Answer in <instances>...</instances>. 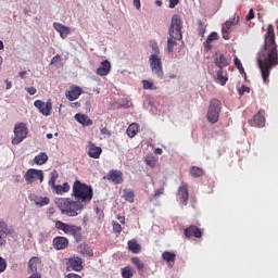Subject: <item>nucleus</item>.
Returning <instances> with one entry per match:
<instances>
[{
    "instance_id": "nucleus-1",
    "label": "nucleus",
    "mask_w": 278,
    "mask_h": 278,
    "mask_svg": "<svg viewBox=\"0 0 278 278\" xmlns=\"http://www.w3.org/2000/svg\"><path fill=\"white\" fill-rule=\"evenodd\" d=\"M257 64L264 84H270V72L278 66V50L275 41V27L269 24L264 38V49L257 55Z\"/></svg>"
},
{
    "instance_id": "nucleus-2",
    "label": "nucleus",
    "mask_w": 278,
    "mask_h": 278,
    "mask_svg": "<svg viewBox=\"0 0 278 278\" xmlns=\"http://www.w3.org/2000/svg\"><path fill=\"white\" fill-rule=\"evenodd\" d=\"M72 195L76 199V201H78L85 206L92 201L94 192L92 191L91 186H88L79 180H76L73 185Z\"/></svg>"
},
{
    "instance_id": "nucleus-3",
    "label": "nucleus",
    "mask_w": 278,
    "mask_h": 278,
    "mask_svg": "<svg viewBox=\"0 0 278 278\" xmlns=\"http://www.w3.org/2000/svg\"><path fill=\"white\" fill-rule=\"evenodd\" d=\"M182 38L181 18H179V15L175 14L172 17V23L169 26V38L167 39L168 53H173V51H175V47H177V40H181Z\"/></svg>"
},
{
    "instance_id": "nucleus-4",
    "label": "nucleus",
    "mask_w": 278,
    "mask_h": 278,
    "mask_svg": "<svg viewBox=\"0 0 278 278\" xmlns=\"http://www.w3.org/2000/svg\"><path fill=\"white\" fill-rule=\"evenodd\" d=\"M54 203L65 216H79L78 212L84 207L81 202L73 201L70 198H56Z\"/></svg>"
},
{
    "instance_id": "nucleus-5",
    "label": "nucleus",
    "mask_w": 278,
    "mask_h": 278,
    "mask_svg": "<svg viewBox=\"0 0 278 278\" xmlns=\"http://www.w3.org/2000/svg\"><path fill=\"white\" fill-rule=\"evenodd\" d=\"M55 229L59 231H63L66 236H73L76 242L81 241V226H76L73 224H66L62 220H56L54 225Z\"/></svg>"
},
{
    "instance_id": "nucleus-6",
    "label": "nucleus",
    "mask_w": 278,
    "mask_h": 278,
    "mask_svg": "<svg viewBox=\"0 0 278 278\" xmlns=\"http://www.w3.org/2000/svg\"><path fill=\"white\" fill-rule=\"evenodd\" d=\"M55 229L59 231H63L66 236H73L76 242L81 241V226H76L73 224H66L62 220H56L54 225Z\"/></svg>"
},
{
    "instance_id": "nucleus-7",
    "label": "nucleus",
    "mask_w": 278,
    "mask_h": 278,
    "mask_svg": "<svg viewBox=\"0 0 278 278\" xmlns=\"http://www.w3.org/2000/svg\"><path fill=\"white\" fill-rule=\"evenodd\" d=\"M223 110V104L218 99H212L210 101L208 111L206 114L208 123L212 125L218 123V117L220 116V111Z\"/></svg>"
},
{
    "instance_id": "nucleus-8",
    "label": "nucleus",
    "mask_w": 278,
    "mask_h": 278,
    "mask_svg": "<svg viewBox=\"0 0 278 278\" xmlns=\"http://www.w3.org/2000/svg\"><path fill=\"white\" fill-rule=\"evenodd\" d=\"M14 138L12 139V144H21L25 138H27V134H29V129L27 128V124L25 123H17L14 126Z\"/></svg>"
},
{
    "instance_id": "nucleus-9",
    "label": "nucleus",
    "mask_w": 278,
    "mask_h": 278,
    "mask_svg": "<svg viewBox=\"0 0 278 278\" xmlns=\"http://www.w3.org/2000/svg\"><path fill=\"white\" fill-rule=\"evenodd\" d=\"M24 179L27 186H31V184L36 181L42 184L45 181V172H42V169L29 168L24 174Z\"/></svg>"
},
{
    "instance_id": "nucleus-10",
    "label": "nucleus",
    "mask_w": 278,
    "mask_h": 278,
    "mask_svg": "<svg viewBox=\"0 0 278 278\" xmlns=\"http://www.w3.org/2000/svg\"><path fill=\"white\" fill-rule=\"evenodd\" d=\"M150 60V68L156 77L162 79L164 77V70L162 68V59L157 56V54H152L149 58Z\"/></svg>"
},
{
    "instance_id": "nucleus-11",
    "label": "nucleus",
    "mask_w": 278,
    "mask_h": 278,
    "mask_svg": "<svg viewBox=\"0 0 278 278\" xmlns=\"http://www.w3.org/2000/svg\"><path fill=\"white\" fill-rule=\"evenodd\" d=\"M34 105L43 116H51V112L53 111V103L51 100H48L46 103L42 100H36Z\"/></svg>"
},
{
    "instance_id": "nucleus-12",
    "label": "nucleus",
    "mask_w": 278,
    "mask_h": 278,
    "mask_svg": "<svg viewBox=\"0 0 278 278\" xmlns=\"http://www.w3.org/2000/svg\"><path fill=\"white\" fill-rule=\"evenodd\" d=\"M266 112L264 110H260L257 114L253 116L252 119L249 121L251 127H264L266 125Z\"/></svg>"
},
{
    "instance_id": "nucleus-13",
    "label": "nucleus",
    "mask_w": 278,
    "mask_h": 278,
    "mask_svg": "<svg viewBox=\"0 0 278 278\" xmlns=\"http://www.w3.org/2000/svg\"><path fill=\"white\" fill-rule=\"evenodd\" d=\"M52 247L55 251H64V249H68V239L62 236L54 237L52 240Z\"/></svg>"
},
{
    "instance_id": "nucleus-14",
    "label": "nucleus",
    "mask_w": 278,
    "mask_h": 278,
    "mask_svg": "<svg viewBox=\"0 0 278 278\" xmlns=\"http://www.w3.org/2000/svg\"><path fill=\"white\" fill-rule=\"evenodd\" d=\"M84 262L80 257L74 256L68 260L67 262V270H75L76 273H79L84 270Z\"/></svg>"
},
{
    "instance_id": "nucleus-15",
    "label": "nucleus",
    "mask_w": 278,
    "mask_h": 278,
    "mask_svg": "<svg viewBox=\"0 0 278 278\" xmlns=\"http://www.w3.org/2000/svg\"><path fill=\"white\" fill-rule=\"evenodd\" d=\"M104 179H108L109 181H113V184L119 185L123 184V172L118 169H111L108 175L104 177Z\"/></svg>"
},
{
    "instance_id": "nucleus-16",
    "label": "nucleus",
    "mask_w": 278,
    "mask_h": 278,
    "mask_svg": "<svg viewBox=\"0 0 278 278\" xmlns=\"http://www.w3.org/2000/svg\"><path fill=\"white\" fill-rule=\"evenodd\" d=\"M184 235L187 238H203V230H201V228H199L194 225H191V226L185 228Z\"/></svg>"
},
{
    "instance_id": "nucleus-17",
    "label": "nucleus",
    "mask_w": 278,
    "mask_h": 278,
    "mask_svg": "<svg viewBox=\"0 0 278 278\" xmlns=\"http://www.w3.org/2000/svg\"><path fill=\"white\" fill-rule=\"evenodd\" d=\"M83 92L84 90L81 89V87L72 86L70 90L65 91V97L68 101H77V98L81 97Z\"/></svg>"
},
{
    "instance_id": "nucleus-18",
    "label": "nucleus",
    "mask_w": 278,
    "mask_h": 278,
    "mask_svg": "<svg viewBox=\"0 0 278 278\" xmlns=\"http://www.w3.org/2000/svg\"><path fill=\"white\" fill-rule=\"evenodd\" d=\"M102 153H103V149H101V147H98L92 141L89 142V148L87 152L89 157H92L93 160H99Z\"/></svg>"
},
{
    "instance_id": "nucleus-19",
    "label": "nucleus",
    "mask_w": 278,
    "mask_h": 278,
    "mask_svg": "<svg viewBox=\"0 0 278 278\" xmlns=\"http://www.w3.org/2000/svg\"><path fill=\"white\" fill-rule=\"evenodd\" d=\"M188 199H190V193H188V186L182 185L178 189V200L181 205H188Z\"/></svg>"
},
{
    "instance_id": "nucleus-20",
    "label": "nucleus",
    "mask_w": 278,
    "mask_h": 278,
    "mask_svg": "<svg viewBox=\"0 0 278 278\" xmlns=\"http://www.w3.org/2000/svg\"><path fill=\"white\" fill-rule=\"evenodd\" d=\"M112 70V64H110V61H103L101 62V65L97 70V75L100 77H105L106 75H110V71Z\"/></svg>"
},
{
    "instance_id": "nucleus-21",
    "label": "nucleus",
    "mask_w": 278,
    "mask_h": 278,
    "mask_svg": "<svg viewBox=\"0 0 278 278\" xmlns=\"http://www.w3.org/2000/svg\"><path fill=\"white\" fill-rule=\"evenodd\" d=\"M74 118L75 121H77V123H79L84 127H90L92 125V119H90V117H88V115L86 114L77 113L74 116Z\"/></svg>"
},
{
    "instance_id": "nucleus-22",
    "label": "nucleus",
    "mask_w": 278,
    "mask_h": 278,
    "mask_svg": "<svg viewBox=\"0 0 278 278\" xmlns=\"http://www.w3.org/2000/svg\"><path fill=\"white\" fill-rule=\"evenodd\" d=\"M233 25L232 21H227L222 27L224 40H229L231 34V26Z\"/></svg>"
},
{
    "instance_id": "nucleus-23",
    "label": "nucleus",
    "mask_w": 278,
    "mask_h": 278,
    "mask_svg": "<svg viewBox=\"0 0 278 278\" xmlns=\"http://www.w3.org/2000/svg\"><path fill=\"white\" fill-rule=\"evenodd\" d=\"M215 66H217V68L219 70H223L226 66H229V61L227 60V58H225V54H219L218 56H216Z\"/></svg>"
},
{
    "instance_id": "nucleus-24",
    "label": "nucleus",
    "mask_w": 278,
    "mask_h": 278,
    "mask_svg": "<svg viewBox=\"0 0 278 278\" xmlns=\"http://www.w3.org/2000/svg\"><path fill=\"white\" fill-rule=\"evenodd\" d=\"M214 40H218V33L216 31L211 33L207 36L205 42L203 43L206 51H210L212 49V42H214Z\"/></svg>"
},
{
    "instance_id": "nucleus-25",
    "label": "nucleus",
    "mask_w": 278,
    "mask_h": 278,
    "mask_svg": "<svg viewBox=\"0 0 278 278\" xmlns=\"http://www.w3.org/2000/svg\"><path fill=\"white\" fill-rule=\"evenodd\" d=\"M53 27H54V29H56L59 31V34H60L61 38H63V40L65 38H67V36L70 34L68 27H66V26H64V25H62L60 23H54Z\"/></svg>"
},
{
    "instance_id": "nucleus-26",
    "label": "nucleus",
    "mask_w": 278,
    "mask_h": 278,
    "mask_svg": "<svg viewBox=\"0 0 278 278\" xmlns=\"http://www.w3.org/2000/svg\"><path fill=\"white\" fill-rule=\"evenodd\" d=\"M29 274H36L38 273V257L33 256L28 262V268Z\"/></svg>"
},
{
    "instance_id": "nucleus-27",
    "label": "nucleus",
    "mask_w": 278,
    "mask_h": 278,
    "mask_svg": "<svg viewBox=\"0 0 278 278\" xmlns=\"http://www.w3.org/2000/svg\"><path fill=\"white\" fill-rule=\"evenodd\" d=\"M52 190L55 194H64L71 190V186L68 182H64L63 185H56Z\"/></svg>"
},
{
    "instance_id": "nucleus-28",
    "label": "nucleus",
    "mask_w": 278,
    "mask_h": 278,
    "mask_svg": "<svg viewBox=\"0 0 278 278\" xmlns=\"http://www.w3.org/2000/svg\"><path fill=\"white\" fill-rule=\"evenodd\" d=\"M227 81H229V76H227V72L223 70L217 71V83L220 84V86H226Z\"/></svg>"
},
{
    "instance_id": "nucleus-29",
    "label": "nucleus",
    "mask_w": 278,
    "mask_h": 278,
    "mask_svg": "<svg viewBox=\"0 0 278 278\" xmlns=\"http://www.w3.org/2000/svg\"><path fill=\"white\" fill-rule=\"evenodd\" d=\"M49 160V155L45 152H40L38 155L35 156L34 162L38 164V166H42V164H47Z\"/></svg>"
},
{
    "instance_id": "nucleus-30",
    "label": "nucleus",
    "mask_w": 278,
    "mask_h": 278,
    "mask_svg": "<svg viewBox=\"0 0 278 278\" xmlns=\"http://www.w3.org/2000/svg\"><path fill=\"white\" fill-rule=\"evenodd\" d=\"M121 275L123 278H132L136 275V270L131 266L121 268Z\"/></svg>"
},
{
    "instance_id": "nucleus-31",
    "label": "nucleus",
    "mask_w": 278,
    "mask_h": 278,
    "mask_svg": "<svg viewBox=\"0 0 278 278\" xmlns=\"http://www.w3.org/2000/svg\"><path fill=\"white\" fill-rule=\"evenodd\" d=\"M127 247H128V251H131L135 254H138L141 251V248L138 244V241L136 239L129 240L127 243Z\"/></svg>"
},
{
    "instance_id": "nucleus-32",
    "label": "nucleus",
    "mask_w": 278,
    "mask_h": 278,
    "mask_svg": "<svg viewBox=\"0 0 278 278\" xmlns=\"http://www.w3.org/2000/svg\"><path fill=\"white\" fill-rule=\"evenodd\" d=\"M35 205H38L39 207H45V205H49L51 203V199L49 197H36L34 199Z\"/></svg>"
},
{
    "instance_id": "nucleus-33",
    "label": "nucleus",
    "mask_w": 278,
    "mask_h": 278,
    "mask_svg": "<svg viewBox=\"0 0 278 278\" xmlns=\"http://www.w3.org/2000/svg\"><path fill=\"white\" fill-rule=\"evenodd\" d=\"M177 258V254H175V252H168L165 251L162 253V260H164V262H167V264L175 263V260Z\"/></svg>"
},
{
    "instance_id": "nucleus-34",
    "label": "nucleus",
    "mask_w": 278,
    "mask_h": 278,
    "mask_svg": "<svg viewBox=\"0 0 278 278\" xmlns=\"http://www.w3.org/2000/svg\"><path fill=\"white\" fill-rule=\"evenodd\" d=\"M191 177H194L195 179L199 177H203V175H205V172L203 170V168L199 167V166H192L189 170Z\"/></svg>"
},
{
    "instance_id": "nucleus-35",
    "label": "nucleus",
    "mask_w": 278,
    "mask_h": 278,
    "mask_svg": "<svg viewBox=\"0 0 278 278\" xmlns=\"http://www.w3.org/2000/svg\"><path fill=\"white\" fill-rule=\"evenodd\" d=\"M122 197L128 203H134L135 193L131 189H124V194Z\"/></svg>"
},
{
    "instance_id": "nucleus-36",
    "label": "nucleus",
    "mask_w": 278,
    "mask_h": 278,
    "mask_svg": "<svg viewBox=\"0 0 278 278\" xmlns=\"http://www.w3.org/2000/svg\"><path fill=\"white\" fill-rule=\"evenodd\" d=\"M138 134V124H130L127 128V136L129 138H135Z\"/></svg>"
},
{
    "instance_id": "nucleus-37",
    "label": "nucleus",
    "mask_w": 278,
    "mask_h": 278,
    "mask_svg": "<svg viewBox=\"0 0 278 278\" xmlns=\"http://www.w3.org/2000/svg\"><path fill=\"white\" fill-rule=\"evenodd\" d=\"M131 264H134V266H136L137 270H144V263L140 260V257L138 256H134L131 258Z\"/></svg>"
},
{
    "instance_id": "nucleus-38",
    "label": "nucleus",
    "mask_w": 278,
    "mask_h": 278,
    "mask_svg": "<svg viewBox=\"0 0 278 278\" xmlns=\"http://www.w3.org/2000/svg\"><path fill=\"white\" fill-rule=\"evenodd\" d=\"M58 177H59V174H58V170H52L50 173V179L48 181V185L50 186V188H54L56 185H55V181H58Z\"/></svg>"
},
{
    "instance_id": "nucleus-39",
    "label": "nucleus",
    "mask_w": 278,
    "mask_h": 278,
    "mask_svg": "<svg viewBox=\"0 0 278 278\" xmlns=\"http://www.w3.org/2000/svg\"><path fill=\"white\" fill-rule=\"evenodd\" d=\"M141 84H142L143 90H157V86H154L153 81L151 80L144 79L141 81Z\"/></svg>"
},
{
    "instance_id": "nucleus-40",
    "label": "nucleus",
    "mask_w": 278,
    "mask_h": 278,
    "mask_svg": "<svg viewBox=\"0 0 278 278\" xmlns=\"http://www.w3.org/2000/svg\"><path fill=\"white\" fill-rule=\"evenodd\" d=\"M112 227H113L114 233H117L118 236H121V233L123 232V226H121V224H118V222L113 220Z\"/></svg>"
},
{
    "instance_id": "nucleus-41",
    "label": "nucleus",
    "mask_w": 278,
    "mask_h": 278,
    "mask_svg": "<svg viewBox=\"0 0 278 278\" xmlns=\"http://www.w3.org/2000/svg\"><path fill=\"white\" fill-rule=\"evenodd\" d=\"M0 231L1 233H12V231L10 229H8V224H5V222H3V219H0Z\"/></svg>"
},
{
    "instance_id": "nucleus-42",
    "label": "nucleus",
    "mask_w": 278,
    "mask_h": 278,
    "mask_svg": "<svg viewBox=\"0 0 278 278\" xmlns=\"http://www.w3.org/2000/svg\"><path fill=\"white\" fill-rule=\"evenodd\" d=\"M235 66L238 68L240 73H244V67L242 66V62H240V59L235 58L233 60Z\"/></svg>"
},
{
    "instance_id": "nucleus-43",
    "label": "nucleus",
    "mask_w": 278,
    "mask_h": 278,
    "mask_svg": "<svg viewBox=\"0 0 278 278\" xmlns=\"http://www.w3.org/2000/svg\"><path fill=\"white\" fill-rule=\"evenodd\" d=\"M238 92L240 94V97H242V94H244L245 92L249 93L251 92V88L247 87V86H241L239 89H238Z\"/></svg>"
},
{
    "instance_id": "nucleus-44",
    "label": "nucleus",
    "mask_w": 278,
    "mask_h": 278,
    "mask_svg": "<svg viewBox=\"0 0 278 278\" xmlns=\"http://www.w3.org/2000/svg\"><path fill=\"white\" fill-rule=\"evenodd\" d=\"M5 268H8V263H5V260L0 256V273H4Z\"/></svg>"
},
{
    "instance_id": "nucleus-45",
    "label": "nucleus",
    "mask_w": 278,
    "mask_h": 278,
    "mask_svg": "<svg viewBox=\"0 0 278 278\" xmlns=\"http://www.w3.org/2000/svg\"><path fill=\"white\" fill-rule=\"evenodd\" d=\"M58 62H62V56L60 54H56L51 59L50 66H53V64H58Z\"/></svg>"
},
{
    "instance_id": "nucleus-46",
    "label": "nucleus",
    "mask_w": 278,
    "mask_h": 278,
    "mask_svg": "<svg viewBox=\"0 0 278 278\" xmlns=\"http://www.w3.org/2000/svg\"><path fill=\"white\" fill-rule=\"evenodd\" d=\"M162 194H164V187L163 188H159L154 191V199H159V197H162Z\"/></svg>"
},
{
    "instance_id": "nucleus-47",
    "label": "nucleus",
    "mask_w": 278,
    "mask_h": 278,
    "mask_svg": "<svg viewBox=\"0 0 278 278\" xmlns=\"http://www.w3.org/2000/svg\"><path fill=\"white\" fill-rule=\"evenodd\" d=\"M253 18H255V12L253 9H250L248 15L245 16V21H253Z\"/></svg>"
},
{
    "instance_id": "nucleus-48",
    "label": "nucleus",
    "mask_w": 278,
    "mask_h": 278,
    "mask_svg": "<svg viewBox=\"0 0 278 278\" xmlns=\"http://www.w3.org/2000/svg\"><path fill=\"white\" fill-rule=\"evenodd\" d=\"M25 90L30 96H34V94H36V92H38V90L35 87H26Z\"/></svg>"
},
{
    "instance_id": "nucleus-49",
    "label": "nucleus",
    "mask_w": 278,
    "mask_h": 278,
    "mask_svg": "<svg viewBox=\"0 0 278 278\" xmlns=\"http://www.w3.org/2000/svg\"><path fill=\"white\" fill-rule=\"evenodd\" d=\"M102 136H112V132L108 129V127H104L101 129Z\"/></svg>"
},
{
    "instance_id": "nucleus-50",
    "label": "nucleus",
    "mask_w": 278,
    "mask_h": 278,
    "mask_svg": "<svg viewBox=\"0 0 278 278\" xmlns=\"http://www.w3.org/2000/svg\"><path fill=\"white\" fill-rule=\"evenodd\" d=\"M179 3V0H169V8L173 10L177 4Z\"/></svg>"
},
{
    "instance_id": "nucleus-51",
    "label": "nucleus",
    "mask_w": 278,
    "mask_h": 278,
    "mask_svg": "<svg viewBox=\"0 0 278 278\" xmlns=\"http://www.w3.org/2000/svg\"><path fill=\"white\" fill-rule=\"evenodd\" d=\"M64 278H81V276L72 273V274H67Z\"/></svg>"
},
{
    "instance_id": "nucleus-52",
    "label": "nucleus",
    "mask_w": 278,
    "mask_h": 278,
    "mask_svg": "<svg viewBox=\"0 0 278 278\" xmlns=\"http://www.w3.org/2000/svg\"><path fill=\"white\" fill-rule=\"evenodd\" d=\"M132 3L135 5L136 10H140V8H141L140 0H134Z\"/></svg>"
},
{
    "instance_id": "nucleus-53",
    "label": "nucleus",
    "mask_w": 278,
    "mask_h": 278,
    "mask_svg": "<svg viewBox=\"0 0 278 278\" xmlns=\"http://www.w3.org/2000/svg\"><path fill=\"white\" fill-rule=\"evenodd\" d=\"M5 242V237H3V232L0 231V247H3Z\"/></svg>"
},
{
    "instance_id": "nucleus-54",
    "label": "nucleus",
    "mask_w": 278,
    "mask_h": 278,
    "mask_svg": "<svg viewBox=\"0 0 278 278\" xmlns=\"http://www.w3.org/2000/svg\"><path fill=\"white\" fill-rule=\"evenodd\" d=\"M154 153H156V155H162V153H164V151L162 150V148H156L154 150Z\"/></svg>"
},
{
    "instance_id": "nucleus-55",
    "label": "nucleus",
    "mask_w": 278,
    "mask_h": 278,
    "mask_svg": "<svg viewBox=\"0 0 278 278\" xmlns=\"http://www.w3.org/2000/svg\"><path fill=\"white\" fill-rule=\"evenodd\" d=\"M25 75H27V72L25 71L18 73V76L21 77V79H25Z\"/></svg>"
},
{
    "instance_id": "nucleus-56",
    "label": "nucleus",
    "mask_w": 278,
    "mask_h": 278,
    "mask_svg": "<svg viewBox=\"0 0 278 278\" xmlns=\"http://www.w3.org/2000/svg\"><path fill=\"white\" fill-rule=\"evenodd\" d=\"M80 103L79 102H73L71 103V108H80Z\"/></svg>"
},
{
    "instance_id": "nucleus-57",
    "label": "nucleus",
    "mask_w": 278,
    "mask_h": 278,
    "mask_svg": "<svg viewBox=\"0 0 278 278\" xmlns=\"http://www.w3.org/2000/svg\"><path fill=\"white\" fill-rule=\"evenodd\" d=\"M5 84H7V90H10V88H12V81L7 79Z\"/></svg>"
},
{
    "instance_id": "nucleus-58",
    "label": "nucleus",
    "mask_w": 278,
    "mask_h": 278,
    "mask_svg": "<svg viewBox=\"0 0 278 278\" xmlns=\"http://www.w3.org/2000/svg\"><path fill=\"white\" fill-rule=\"evenodd\" d=\"M147 164L148 166H151L153 168V166H155V162L151 161V160H147Z\"/></svg>"
},
{
    "instance_id": "nucleus-59",
    "label": "nucleus",
    "mask_w": 278,
    "mask_h": 278,
    "mask_svg": "<svg viewBox=\"0 0 278 278\" xmlns=\"http://www.w3.org/2000/svg\"><path fill=\"white\" fill-rule=\"evenodd\" d=\"M118 220H119V223H121L122 225H125V217L119 216V217H118Z\"/></svg>"
},
{
    "instance_id": "nucleus-60",
    "label": "nucleus",
    "mask_w": 278,
    "mask_h": 278,
    "mask_svg": "<svg viewBox=\"0 0 278 278\" xmlns=\"http://www.w3.org/2000/svg\"><path fill=\"white\" fill-rule=\"evenodd\" d=\"M153 51H155V53H157L160 51V49L157 48V43H155L154 46H152Z\"/></svg>"
},
{
    "instance_id": "nucleus-61",
    "label": "nucleus",
    "mask_w": 278,
    "mask_h": 278,
    "mask_svg": "<svg viewBox=\"0 0 278 278\" xmlns=\"http://www.w3.org/2000/svg\"><path fill=\"white\" fill-rule=\"evenodd\" d=\"M46 137L48 138V140H51V138H53V134H47Z\"/></svg>"
},
{
    "instance_id": "nucleus-62",
    "label": "nucleus",
    "mask_w": 278,
    "mask_h": 278,
    "mask_svg": "<svg viewBox=\"0 0 278 278\" xmlns=\"http://www.w3.org/2000/svg\"><path fill=\"white\" fill-rule=\"evenodd\" d=\"M3 41L0 40V51L3 50Z\"/></svg>"
},
{
    "instance_id": "nucleus-63",
    "label": "nucleus",
    "mask_w": 278,
    "mask_h": 278,
    "mask_svg": "<svg viewBox=\"0 0 278 278\" xmlns=\"http://www.w3.org/2000/svg\"><path fill=\"white\" fill-rule=\"evenodd\" d=\"M157 5H162V2L161 1H156Z\"/></svg>"
},
{
    "instance_id": "nucleus-64",
    "label": "nucleus",
    "mask_w": 278,
    "mask_h": 278,
    "mask_svg": "<svg viewBox=\"0 0 278 278\" xmlns=\"http://www.w3.org/2000/svg\"><path fill=\"white\" fill-rule=\"evenodd\" d=\"M96 212H99V207L96 208Z\"/></svg>"
}]
</instances>
